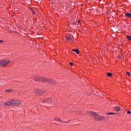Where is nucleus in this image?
Instances as JSON below:
<instances>
[{
    "mask_svg": "<svg viewBox=\"0 0 131 131\" xmlns=\"http://www.w3.org/2000/svg\"><path fill=\"white\" fill-rule=\"evenodd\" d=\"M6 92H7V93H11L13 92V91L12 90H6Z\"/></svg>",
    "mask_w": 131,
    "mask_h": 131,
    "instance_id": "nucleus-16",
    "label": "nucleus"
},
{
    "mask_svg": "<svg viewBox=\"0 0 131 131\" xmlns=\"http://www.w3.org/2000/svg\"><path fill=\"white\" fill-rule=\"evenodd\" d=\"M107 76H108V77H111V76H112L113 74H112V73H108L107 74Z\"/></svg>",
    "mask_w": 131,
    "mask_h": 131,
    "instance_id": "nucleus-14",
    "label": "nucleus"
},
{
    "mask_svg": "<svg viewBox=\"0 0 131 131\" xmlns=\"http://www.w3.org/2000/svg\"><path fill=\"white\" fill-rule=\"evenodd\" d=\"M106 114H107V115H111L112 114L115 115L116 114H115L114 113H107Z\"/></svg>",
    "mask_w": 131,
    "mask_h": 131,
    "instance_id": "nucleus-15",
    "label": "nucleus"
},
{
    "mask_svg": "<svg viewBox=\"0 0 131 131\" xmlns=\"http://www.w3.org/2000/svg\"><path fill=\"white\" fill-rule=\"evenodd\" d=\"M67 123H68V122H67Z\"/></svg>",
    "mask_w": 131,
    "mask_h": 131,
    "instance_id": "nucleus-26",
    "label": "nucleus"
},
{
    "mask_svg": "<svg viewBox=\"0 0 131 131\" xmlns=\"http://www.w3.org/2000/svg\"><path fill=\"white\" fill-rule=\"evenodd\" d=\"M73 52H75V53H77V54H79V50L77 49H74L73 50Z\"/></svg>",
    "mask_w": 131,
    "mask_h": 131,
    "instance_id": "nucleus-12",
    "label": "nucleus"
},
{
    "mask_svg": "<svg viewBox=\"0 0 131 131\" xmlns=\"http://www.w3.org/2000/svg\"><path fill=\"white\" fill-rule=\"evenodd\" d=\"M33 14H35V13L34 12V11H33Z\"/></svg>",
    "mask_w": 131,
    "mask_h": 131,
    "instance_id": "nucleus-23",
    "label": "nucleus"
},
{
    "mask_svg": "<svg viewBox=\"0 0 131 131\" xmlns=\"http://www.w3.org/2000/svg\"><path fill=\"white\" fill-rule=\"evenodd\" d=\"M0 42H4V41H3V40H0Z\"/></svg>",
    "mask_w": 131,
    "mask_h": 131,
    "instance_id": "nucleus-21",
    "label": "nucleus"
},
{
    "mask_svg": "<svg viewBox=\"0 0 131 131\" xmlns=\"http://www.w3.org/2000/svg\"><path fill=\"white\" fill-rule=\"evenodd\" d=\"M50 83H51V84H55V83H56V81H55L54 79H51Z\"/></svg>",
    "mask_w": 131,
    "mask_h": 131,
    "instance_id": "nucleus-11",
    "label": "nucleus"
},
{
    "mask_svg": "<svg viewBox=\"0 0 131 131\" xmlns=\"http://www.w3.org/2000/svg\"><path fill=\"white\" fill-rule=\"evenodd\" d=\"M88 114H89L90 116L93 117L95 121H105L106 120L105 117L101 116L95 112H89Z\"/></svg>",
    "mask_w": 131,
    "mask_h": 131,
    "instance_id": "nucleus-1",
    "label": "nucleus"
},
{
    "mask_svg": "<svg viewBox=\"0 0 131 131\" xmlns=\"http://www.w3.org/2000/svg\"><path fill=\"white\" fill-rule=\"evenodd\" d=\"M11 63V60L9 59H4L0 61V67H3L4 66H7L8 64Z\"/></svg>",
    "mask_w": 131,
    "mask_h": 131,
    "instance_id": "nucleus-3",
    "label": "nucleus"
},
{
    "mask_svg": "<svg viewBox=\"0 0 131 131\" xmlns=\"http://www.w3.org/2000/svg\"><path fill=\"white\" fill-rule=\"evenodd\" d=\"M52 102H53V99L51 98H45L42 100V103L46 105H50V104H52Z\"/></svg>",
    "mask_w": 131,
    "mask_h": 131,
    "instance_id": "nucleus-4",
    "label": "nucleus"
},
{
    "mask_svg": "<svg viewBox=\"0 0 131 131\" xmlns=\"http://www.w3.org/2000/svg\"><path fill=\"white\" fill-rule=\"evenodd\" d=\"M66 39H68V40H72V39H73L72 38H70L68 36H66Z\"/></svg>",
    "mask_w": 131,
    "mask_h": 131,
    "instance_id": "nucleus-13",
    "label": "nucleus"
},
{
    "mask_svg": "<svg viewBox=\"0 0 131 131\" xmlns=\"http://www.w3.org/2000/svg\"><path fill=\"white\" fill-rule=\"evenodd\" d=\"M126 37H127V39H128V40H131V36L127 35Z\"/></svg>",
    "mask_w": 131,
    "mask_h": 131,
    "instance_id": "nucleus-17",
    "label": "nucleus"
},
{
    "mask_svg": "<svg viewBox=\"0 0 131 131\" xmlns=\"http://www.w3.org/2000/svg\"><path fill=\"white\" fill-rule=\"evenodd\" d=\"M54 120L55 121H59V122H61V123H64V121H62V119L59 118H55Z\"/></svg>",
    "mask_w": 131,
    "mask_h": 131,
    "instance_id": "nucleus-6",
    "label": "nucleus"
},
{
    "mask_svg": "<svg viewBox=\"0 0 131 131\" xmlns=\"http://www.w3.org/2000/svg\"><path fill=\"white\" fill-rule=\"evenodd\" d=\"M52 80V79H49V78H45L43 81H46L47 82H48L49 83H51V81Z\"/></svg>",
    "mask_w": 131,
    "mask_h": 131,
    "instance_id": "nucleus-8",
    "label": "nucleus"
},
{
    "mask_svg": "<svg viewBox=\"0 0 131 131\" xmlns=\"http://www.w3.org/2000/svg\"><path fill=\"white\" fill-rule=\"evenodd\" d=\"M78 23H80V21H78Z\"/></svg>",
    "mask_w": 131,
    "mask_h": 131,
    "instance_id": "nucleus-24",
    "label": "nucleus"
},
{
    "mask_svg": "<svg viewBox=\"0 0 131 131\" xmlns=\"http://www.w3.org/2000/svg\"><path fill=\"white\" fill-rule=\"evenodd\" d=\"M126 74L128 76H130V73H129V72H127Z\"/></svg>",
    "mask_w": 131,
    "mask_h": 131,
    "instance_id": "nucleus-18",
    "label": "nucleus"
},
{
    "mask_svg": "<svg viewBox=\"0 0 131 131\" xmlns=\"http://www.w3.org/2000/svg\"><path fill=\"white\" fill-rule=\"evenodd\" d=\"M127 113L128 114H131V112L129 111H127Z\"/></svg>",
    "mask_w": 131,
    "mask_h": 131,
    "instance_id": "nucleus-19",
    "label": "nucleus"
},
{
    "mask_svg": "<svg viewBox=\"0 0 131 131\" xmlns=\"http://www.w3.org/2000/svg\"><path fill=\"white\" fill-rule=\"evenodd\" d=\"M20 92L18 93V94H20Z\"/></svg>",
    "mask_w": 131,
    "mask_h": 131,
    "instance_id": "nucleus-25",
    "label": "nucleus"
},
{
    "mask_svg": "<svg viewBox=\"0 0 131 131\" xmlns=\"http://www.w3.org/2000/svg\"><path fill=\"white\" fill-rule=\"evenodd\" d=\"M21 105V102L19 100H12L4 103V106H19Z\"/></svg>",
    "mask_w": 131,
    "mask_h": 131,
    "instance_id": "nucleus-2",
    "label": "nucleus"
},
{
    "mask_svg": "<svg viewBox=\"0 0 131 131\" xmlns=\"http://www.w3.org/2000/svg\"><path fill=\"white\" fill-rule=\"evenodd\" d=\"M75 24H76V23H73V25H75Z\"/></svg>",
    "mask_w": 131,
    "mask_h": 131,
    "instance_id": "nucleus-22",
    "label": "nucleus"
},
{
    "mask_svg": "<svg viewBox=\"0 0 131 131\" xmlns=\"http://www.w3.org/2000/svg\"><path fill=\"white\" fill-rule=\"evenodd\" d=\"M126 17H127L128 18H131V14L129 13H127L125 14Z\"/></svg>",
    "mask_w": 131,
    "mask_h": 131,
    "instance_id": "nucleus-10",
    "label": "nucleus"
},
{
    "mask_svg": "<svg viewBox=\"0 0 131 131\" xmlns=\"http://www.w3.org/2000/svg\"><path fill=\"white\" fill-rule=\"evenodd\" d=\"M70 65H71V66H73V62H70Z\"/></svg>",
    "mask_w": 131,
    "mask_h": 131,
    "instance_id": "nucleus-20",
    "label": "nucleus"
},
{
    "mask_svg": "<svg viewBox=\"0 0 131 131\" xmlns=\"http://www.w3.org/2000/svg\"><path fill=\"white\" fill-rule=\"evenodd\" d=\"M114 110L115 111H120V107L115 106V107H114Z\"/></svg>",
    "mask_w": 131,
    "mask_h": 131,
    "instance_id": "nucleus-9",
    "label": "nucleus"
},
{
    "mask_svg": "<svg viewBox=\"0 0 131 131\" xmlns=\"http://www.w3.org/2000/svg\"><path fill=\"white\" fill-rule=\"evenodd\" d=\"M41 93V91H40V90H36L35 91V94L37 96H39L40 95Z\"/></svg>",
    "mask_w": 131,
    "mask_h": 131,
    "instance_id": "nucleus-7",
    "label": "nucleus"
},
{
    "mask_svg": "<svg viewBox=\"0 0 131 131\" xmlns=\"http://www.w3.org/2000/svg\"><path fill=\"white\" fill-rule=\"evenodd\" d=\"M41 79H42V78H41L40 77H35L34 78V80L35 81H40V80H41Z\"/></svg>",
    "mask_w": 131,
    "mask_h": 131,
    "instance_id": "nucleus-5",
    "label": "nucleus"
}]
</instances>
